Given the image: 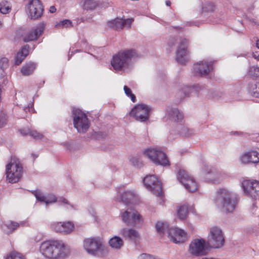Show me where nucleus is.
I'll return each instance as SVG.
<instances>
[{"label":"nucleus","mask_w":259,"mask_h":259,"mask_svg":"<svg viewBox=\"0 0 259 259\" xmlns=\"http://www.w3.org/2000/svg\"><path fill=\"white\" fill-rule=\"evenodd\" d=\"M42 254L49 259H63L69 253V250L64 243L60 240L43 242L40 246Z\"/></svg>","instance_id":"nucleus-1"},{"label":"nucleus","mask_w":259,"mask_h":259,"mask_svg":"<svg viewBox=\"0 0 259 259\" xmlns=\"http://www.w3.org/2000/svg\"><path fill=\"white\" fill-rule=\"evenodd\" d=\"M216 200L223 211L232 212L235 209L238 199L235 194L225 189H220L218 191Z\"/></svg>","instance_id":"nucleus-2"},{"label":"nucleus","mask_w":259,"mask_h":259,"mask_svg":"<svg viewBox=\"0 0 259 259\" xmlns=\"http://www.w3.org/2000/svg\"><path fill=\"white\" fill-rule=\"evenodd\" d=\"M23 173L21 164L16 160L12 159L11 162L6 166V175L7 180L11 183L18 182L21 178Z\"/></svg>","instance_id":"nucleus-3"},{"label":"nucleus","mask_w":259,"mask_h":259,"mask_svg":"<svg viewBox=\"0 0 259 259\" xmlns=\"http://www.w3.org/2000/svg\"><path fill=\"white\" fill-rule=\"evenodd\" d=\"M72 116L74 127L79 133L86 132L90 126L89 120L86 114L80 109L74 108Z\"/></svg>","instance_id":"nucleus-4"},{"label":"nucleus","mask_w":259,"mask_h":259,"mask_svg":"<svg viewBox=\"0 0 259 259\" xmlns=\"http://www.w3.org/2000/svg\"><path fill=\"white\" fill-rule=\"evenodd\" d=\"M139 57L135 50H126L118 52L114 55L111 61V65H124L128 64Z\"/></svg>","instance_id":"nucleus-5"},{"label":"nucleus","mask_w":259,"mask_h":259,"mask_svg":"<svg viewBox=\"0 0 259 259\" xmlns=\"http://www.w3.org/2000/svg\"><path fill=\"white\" fill-rule=\"evenodd\" d=\"M144 155L156 164L162 166H167L170 164L165 153L157 148H150L146 150Z\"/></svg>","instance_id":"nucleus-6"},{"label":"nucleus","mask_w":259,"mask_h":259,"mask_svg":"<svg viewBox=\"0 0 259 259\" xmlns=\"http://www.w3.org/2000/svg\"><path fill=\"white\" fill-rule=\"evenodd\" d=\"M177 179L190 192L197 190L198 186L194 179L184 169H180L177 174Z\"/></svg>","instance_id":"nucleus-7"},{"label":"nucleus","mask_w":259,"mask_h":259,"mask_svg":"<svg viewBox=\"0 0 259 259\" xmlns=\"http://www.w3.org/2000/svg\"><path fill=\"white\" fill-rule=\"evenodd\" d=\"M150 108L145 104H140L135 106L130 113L137 121L145 122L149 118Z\"/></svg>","instance_id":"nucleus-8"},{"label":"nucleus","mask_w":259,"mask_h":259,"mask_svg":"<svg viewBox=\"0 0 259 259\" xmlns=\"http://www.w3.org/2000/svg\"><path fill=\"white\" fill-rule=\"evenodd\" d=\"M224 242L225 239L222 230L217 227L211 228L208 240L209 245L213 248H218L223 246Z\"/></svg>","instance_id":"nucleus-9"},{"label":"nucleus","mask_w":259,"mask_h":259,"mask_svg":"<svg viewBox=\"0 0 259 259\" xmlns=\"http://www.w3.org/2000/svg\"><path fill=\"white\" fill-rule=\"evenodd\" d=\"M83 246L88 253L96 255L98 251L103 250L104 246L99 237L87 238L84 240Z\"/></svg>","instance_id":"nucleus-10"},{"label":"nucleus","mask_w":259,"mask_h":259,"mask_svg":"<svg viewBox=\"0 0 259 259\" xmlns=\"http://www.w3.org/2000/svg\"><path fill=\"white\" fill-rule=\"evenodd\" d=\"M145 187L153 194L160 196L162 194L161 183L153 175L147 176L143 180Z\"/></svg>","instance_id":"nucleus-11"},{"label":"nucleus","mask_w":259,"mask_h":259,"mask_svg":"<svg viewBox=\"0 0 259 259\" xmlns=\"http://www.w3.org/2000/svg\"><path fill=\"white\" fill-rule=\"evenodd\" d=\"M242 187L246 194L255 199H259V181L245 180L242 182Z\"/></svg>","instance_id":"nucleus-12"},{"label":"nucleus","mask_w":259,"mask_h":259,"mask_svg":"<svg viewBox=\"0 0 259 259\" xmlns=\"http://www.w3.org/2000/svg\"><path fill=\"white\" fill-rule=\"evenodd\" d=\"M27 9L29 16L31 19H38L40 18L44 12V6L40 0H31L29 1Z\"/></svg>","instance_id":"nucleus-13"},{"label":"nucleus","mask_w":259,"mask_h":259,"mask_svg":"<svg viewBox=\"0 0 259 259\" xmlns=\"http://www.w3.org/2000/svg\"><path fill=\"white\" fill-rule=\"evenodd\" d=\"M121 218L127 225L133 226L141 222V216L135 209L128 208L122 213Z\"/></svg>","instance_id":"nucleus-14"},{"label":"nucleus","mask_w":259,"mask_h":259,"mask_svg":"<svg viewBox=\"0 0 259 259\" xmlns=\"http://www.w3.org/2000/svg\"><path fill=\"white\" fill-rule=\"evenodd\" d=\"M134 21L133 18L123 19L119 18H116L114 19L108 21L107 23V26L115 30L123 29L124 27L128 28L131 27V24Z\"/></svg>","instance_id":"nucleus-15"},{"label":"nucleus","mask_w":259,"mask_h":259,"mask_svg":"<svg viewBox=\"0 0 259 259\" xmlns=\"http://www.w3.org/2000/svg\"><path fill=\"white\" fill-rule=\"evenodd\" d=\"M205 241L202 239H196L191 242L189 246L190 252L195 255L199 256L206 254L207 248L204 246Z\"/></svg>","instance_id":"nucleus-16"},{"label":"nucleus","mask_w":259,"mask_h":259,"mask_svg":"<svg viewBox=\"0 0 259 259\" xmlns=\"http://www.w3.org/2000/svg\"><path fill=\"white\" fill-rule=\"evenodd\" d=\"M167 234L170 240L176 243L183 242L186 239L185 232L177 228H170L167 230Z\"/></svg>","instance_id":"nucleus-17"},{"label":"nucleus","mask_w":259,"mask_h":259,"mask_svg":"<svg viewBox=\"0 0 259 259\" xmlns=\"http://www.w3.org/2000/svg\"><path fill=\"white\" fill-rule=\"evenodd\" d=\"M44 28L43 24L36 26L23 35V40L25 42H29L37 39L42 34Z\"/></svg>","instance_id":"nucleus-18"},{"label":"nucleus","mask_w":259,"mask_h":259,"mask_svg":"<svg viewBox=\"0 0 259 259\" xmlns=\"http://www.w3.org/2000/svg\"><path fill=\"white\" fill-rule=\"evenodd\" d=\"M188 41L185 38H181L176 52V60L178 63H183L184 57L186 55V48Z\"/></svg>","instance_id":"nucleus-19"},{"label":"nucleus","mask_w":259,"mask_h":259,"mask_svg":"<svg viewBox=\"0 0 259 259\" xmlns=\"http://www.w3.org/2000/svg\"><path fill=\"white\" fill-rule=\"evenodd\" d=\"M24 224L25 223L23 222H20V223H18L17 222L12 221H8L3 223L1 227L5 233L10 234L13 232L18 228H19V226H23Z\"/></svg>","instance_id":"nucleus-20"},{"label":"nucleus","mask_w":259,"mask_h":259,"mask_svg":"<svg viewBox=\"0 0 259 259\" xmlns=\"http://www.w3.org/2000/svg\"><path fill=\"white\" fill-rule=\"evenodd\" d=\"M194 90L197 92L202 91L204 94L205 92L209 93L207 90L205 89V87L204 85L197 84L193 85V87H184L181 91H180V93H183V97H187L191 93V91Z\"/></svg>","instance_id":"nucleus-21"},{"label":"nucleus","mask_w":259,"mask_h":259,"mask_svg":"<svg viewBox=\"0 0 259 259\" xmlns=\"http://www.w3.org/2000/svg\"><path fill=\"white\" fill-rule=\"evenodd\" d=\"M168 117L169 120L175 122H180L183 119V114L178 108H169L167 109Z\"/></svg>","instance_id":"nucleus-22"},{"label":"nucleus","mask_w":259,"mask_h":259,"mask_svg":"<svg viewBox=\"0 0 259 259\" xmlns=\"http://www.w3.org/2000/svg\"><path fill=\"white\" fill-rule=\"evenodd\" d=\"M220 174L215 169H211L205 174V179L207 182L217 183L220 182Z\"/></svg>","instance_id":"nucleus-23"},{"label":"nucleus","mask_w":259,"mask_h":259,"mask_svg":"<svg viewBox=\"0 0 259 259\" xmlns=\"http://www.w3.org/2000/svg\"><path fill=\"white\" fill-rule=\"evenodd\" d=\"M215 10V6L213 3L206 2L202 4L201 15L203 17H210Z\"/></svg>","instance_id":"nucleus-24"},{"label":"nucleus","mask_w":259,"mask_h":259,"mask_svg":"<svg viewBox=\"0 0 259 259\" xmlns=\"http://www.w3.org/2000/svg\"><path fill=\"white\" fill-rule=\"evenodd\" d=\"M212 69V66H195L194 68V75L203 76L208 74Z\"/></svg>","instance_id":"nucleus-25"},{"label":"nucleus","mask_w":259,"mask_h":259,"mask_svg":"<svg viewBox=\"0 0 259 259\" xmlns=\"http://www.w3.org/2000/svg\"><path fill=\"white\" fill-rule=\"evenodd\" d=\"M29 47L28 45L25 46L19 52L15 58V65H19L29 54Z\"/></svg>","instance_id":"nucleus-26"},{"label":"nucleus","mask_w":259,"mask_h":259,"mask_svg":"<svg viewBox=\"0 0 259 259\" xmlns=\"http://www.w3.org/2000/svg\"><path fill=\"white\" fill-rule=\"evenodd\" d=\"M136 195L133 191H128L123 193L120 197L119 201L122 202L125 205L133 203L135 200Z\"/></svg>","instance_id":"nucleus-27"},{"label":"nucleus","mask_w":259,"mask_h":259,"mask_svg":"<svg viewBox=\"0 0 259 259\" xmlns=\"http://www.w3.org/2000/svg\"><path fill=\"white\" fill-rule=\"evenodd\" d=\"M120 234L125 238H128L131 240H134L139 237L138 232L134 229H123L120 231Z\"/></svg>","instance_id":"nucleus-28"},{"label":"nucleus","mask_w":259,"mask_h":259,"mask_svg":"<svg viewBox=\"0 0 259 259\" xmlns=\"http://www.w3.org/2000/svg\"><path fill=\"white\" fill-rule=\"evenodd\" d=\"M109 244L112 248L119 249L123 245V241L121 238L115 236L109 240Z\"/></svg>","instance_id":"nucleus-29"},{"label":"nucleus","mask_w":259,"mask_h":259,"mask_svg":"<svg viewBox=\"0 0 259 259\" xmlns=\"http://www.w3.org/2000/svg\"><path fill=\"white\" fill-rule=\"evenodd\" d=\"M157 232L160 235H163L167 234V230L170 229L166 222H158L155 225Z\"/></svg>","instance_id":"nucleus-30"},{"label":"nucleus","mask_w":259,"mask_h":259,"mask_svg":"<svg viewBox=\"0 0 259 259\" xmlns=\"http://www.w3.org/2000/svg\"><path fill=\"white\" fill-rule=\"evenodd\" d=\"M177 130L179 134L184 137H189L194 134L193 130L183 125H179L177 127Z\"/></svg>","instance_id":"nucleus-31"},{"label":"nucleus","mask_w":259,"mask_h":259,"mask_svg":"<svg viewBox=\"0 0 259 259\" xmlns=\"http://www.w3.org/2000/svg\"><path fill=\"white\" fill-rule=\"evenodd\" d=\"M188 207L186 205H183L180 207L178 210V215L181 220H185L188 214Z\"/></svg>","instance_id":"nucleus-32"},{"label":"nucleus","mask_w":259,"mask_h":259,"mask_svg":"<svg viewBox=\"0 0 259 259\" xmlns=\"http://www.w3.org/2000/svg\"><path fill=\"white\" fill-rule=\"evenodd\" d=\"M62 227H63L62 231L64 232H62V234L64 235L69 234L74 228L73 224L70 222L63 223Z\"/></svg>","instance_id":"nucleus-33"},{"label":"nucleus","mask_w":259,"mask_h":259,"mask_svg":"<svg viewBox=\"0 0 259 259\" xmlns=\"http://www.w3.org/2000/svg\"><path fill=\"white\" fill-rule=\"evenodd\" d=\"M11 6L7 1H3L0 3V12L3 14H6L10 12Z\"/></svg>","instance_id":"nucleus-34"},{"label":"nucleus","mask_w":259,"mask_h":259,"mask_svg":"<svg viewBox=\"0 0 259 259\" xmlns=\"http://www.w3.org/2000/svg\"><path fill=\"white\" fill-rule=\"evenodd\" d=\"M98 6L95 0H85L83 4V8L85 10H93Z\"/></svg>","instance_id":"nucleus-35"},{"label":"nucleus","mask_w":259,"mask_h":259,"mask_svg":"<svg viewBox=\"0 0 259 259\" xmlns=\"http://www.w3.org/2000/svg\"><path fill=\"white\" fill-rule=\"evenodd\" d=\"M248 74L252 78L259 77V67L251 66L249 68Z\"/></svg>","instance_id":"nucleus-36"},{"label":"nucleus","mask_w":259,"mask_h":259,"mask_svg":"<svg viewBox=\"0 0 259 259\" xmlns=\"http://www.w3.org/2000/svg\"><path fill=\"white\" fill-rule=\"evenodd\" d=\"M35 66H23L21 71L24 75H29L32 73L35 69Z\"/></svg>","instance_id":"nucleus-37"},{"label":"nucleus","mask_w":259,"mask_h":259,"mask_svg":"<svg viewBox=\"0 0 259 259\" xmlns=\"http://www.w3.org/2000/svg\"><path fill=\"white\" fill-rule=\"evenodd\" d=\"M251 163H257L259 162V152L256 151L248 152Z\"/></svg>","instance_id":"nucleus-38"},{"label":"nucleus","mask_w":259,"mask_h":259,"mask_svg":"<svg viewBox=\"0 0 259 259\" xmlns=\"http://www.w3.org/2000/svg\"><path fill=\"white\" fill-rule=\"evenodd\" d=\"M6 259H25V258L21 253L17 251H13L7 255Z\"/></svg>","instance_id":"nucleus-39"},{"label":"nucleus","mask_w":259,"mask_h":259,"mask_svg":"<svg viewBox=\"0 0 259 259\" xmlns=\"http://www.w3.org/2000/svg\"><path fill=\"white\" fill-rule=\"evenodd\" d=\"M31 192L35 196L38 201L45 202L46 196L43 195L40 191L35 190L32 191Z\"/></svg>","instance_id":"nucleus-40"},{"label":"nucleus","mask_w":259,"mask_h":259,"mask_svg":"<svg viewBox=\"0 0 259 259\" xmlns=\"http://www.w3.org/2000/svg\"><path fill=\"white\" fill-rule=\"evenodd\" d=\"M57 26L58 27L61 26L63 28H70L72 27V22L68 19L60 21Z\"/></svg>","instance_id":"nucleus-41"},{"label":"nucleus","mask_w":259,"mask_h":259,"mask_svg":"<svg viewBox=\"0 0 259 259\" xmlns=\"http://www.w3.org/2000/svg\"><path fill=\"white\" fill-rule=\"evenodd\" d=\"M62 225L63 223L57 222L52 224V227L56 232H59L62 234V232H64V231H62V229H63Z\"/></svg>","instance_id":"nucleus-42"},{"label":"nucleus","mask_w":259,"mask_h":259,"mask_svg":"<svg viewBox=\"0 0 259 259\" xmlns=\"http://www.w3.org/2000/svg\"><path fill=\"white\" fill-rule=\"evenodd\" d=\"M7 122V117L6 114L1 112L0 113V127H4Z\"/></svg>","instance_id":"nucleus-43"},{"label":"nucleus","mask_w":259,"mask_h":259,"mask_svg":"<svg viewBox=\"0 0 259 259\" xmlns=\"http://www.w3.org/2000/svg\"><path fill=\"white\" fill-rule=\"evenodd\" d=\"M57 200V197L53 194H49L47 196H46L45 203L47 205L49 203H54Z\"/></svg>","instance_id":"nucleus-44"},{"label":"nucleus","mask_w":259,"mask_h":259,"mask_svg":"<svg viewBox=\"0 0 259 259\" xmlns=\"http://www.w3.org/2000/svg\"><path fill=\"white\" fill-rule=\"evenodd\" d=\"M30 136L35 139H40L42 137V135L37 133L36 131L30 130Z\"/></svg>","instance_id":"nucleus-45"},{"label":"nucleus","mask_w":259,"mask_h":259,"mask_svg":"<svg viewBox=\"0 0 259 259\" xmlns=\"http://www.w3.org/2000/svg\"><path fill=\"white\" fill-rule=\"evenodd\" d=\"M241 161L245 164L251 162L249 153H246L243 155H242L241 157Z\"/></svg>","instance_id":"nucleus-46"},{"label":"nucleus","mask_w":259,"mask_h":259,"mask_svg":"<svg viewBox=\"0 0 259 259\" xmlns=\"http://www.w3.org/2000/svg\"><path fill=\"white\" fill-rule=\"evenodd\" d=\"M253 91H252V95L254 97L256 98H259V83L258 86L257 84H255L252 87Z\"/></svg>","instance_id":"nucleus-47"},{"label":"nucleus","mask_w":259,"mask_h":259,"mask_svg":"<svg viewBox=\"0 0 259 259\" xmlns=\"http://www.w3.org/2000/svg\"><path fill=\"white\" fill-rule=\"evenodd\" d=\"M130 161L135 166L139 167L140 165L139 159L136 157H133L130 159Z\"/></svg>","instance_id":"nucleus-48"},{"label":"nucleus","mask_w":259,"mask_h":259,"mask_svg":"<svg viewBox=\"0 0 259 259\" xmlns=\"http://www.w3.org/2000/svg\"><path fill=\"white\" fill-rule=\"evenodd\" d=\"M125 66H111L110 69L111 70H115L117 72L122 71L123 68Z\"/></svg>","instance_id":"nucleus-49"},{"label":"nucleus","mask_w":259,"mask_h":259,"mask_svg":"<svg viewBox=\"0 0 259 259\" xmlns=\"http://www.w3.org/2000/svg\"><path fill=\"white\" fill-rule=\"evenodd\" d=\"M217 63V61L215 60L213 61H202L200 62L199 63H197L196 65H213V64Z\"/></svg>","instance_id":"nucleus-50"},{"label":"nucleus","mask_w":259,"mask_h":259,"mask_svg":"<svg viewBox=\"0 0 259 259\" xmlns=\"http://www.w3.org/2000/svg\"><path fill=\"white\" fill-rule=\"evenodd\" d=\"M139 259H154V257L151 254L142 253L140 255Z\"/></svg>","instance_id":"nucleus-51"},{"label":"nucleus","mask_w":259,"mask_h":259,"mask_svg":"<svg viewBox=\"0 0 259 259\" xmlns=\"http://www.w3.org/2000/svg\"><path fill=\"white\" fill-rule=\"evenodd\" d=\"M30 129L29 128H23L19 130L20 133L21 135L26 136L27 135L30 136Z\"/></svg>","instance_id":"nucleus-52"},{"label":"nucleus","mask_w":259,"mask_h":259,"mask_svg":"<svg viewBox=\"0 0 259 259\" xmlns=\"http://www.w3.org/2000/svg\"><path fill=\"white\" fill-rule=\"evenodd\" d=\"M123 90H124L125 94H126V95L127 97H130L131 96V95L133 94L131 90L130 89V88L127 87L126 85L124 86Z\"/></svg>","instance_id":"nucleus-53"},{"label":"nucleus","mask_w":259,"mask_h":259,"mask_svg":"<svg viewBox=\"0 0 259 259\" xmlns=\"http://www.w3.org/2000/svg\"><path fill=\"white\" fill-rule=\"evenodd\" d=\"M9 63V60L6 57H2L0 59V65H5Z\"/></svg>","instance_id":"nucleus-54"},{"label":"nucleus","mask_w":259,"mask_h":259,"mask_svg":"<svg viewBox=\"0 0 259 259\" xmlns=\"http://www.w3.org/2000/svg\"><path fill=\"white\" fill-rule=\"evenodd\" d=\"M33 110V106L31 104H30L28 105L27 107H26L24 108V110L27 112H31V110Z\"/></svg>","instance_id":"nucleus-55"},{"label":"nucleus","mask_w":259,"mask_h":259,"mask_svg":"<svg viewBox=\"0 0 259 259\" xmlns=\"http://www.w3.org/2000/svg\"><path fill=\"white\" fill-rule=\"evenodd\" d=\"M4 69V66H0V78L5 76Z\"/></svg>","instance_id":"nucleus-56"},{"label":"nucleus","mask_w":259,"mask_h":259,"mask_svg":"<svg viewBox=\"0 0 259 259\" xmlns=\"http://www.w3.org/2000/svg\"><path fill=\"white\" fill-rule=\"evenodd\" d=\"M233 135L243 136L245 135H247V133L241 132H233Z\"/></svg>","instance_id":"nucleus-57"},{"label":"nucleus","mask_w":259,"mask_h":259,"mask_svg":"<svg viewBox=\"0 0 259 259\" xmlns=\"http://www.w3.org/2000/svg\"><path fill=\"white\" fill-rule=\"evenodd\" d=\"M59 202H61L65 204H69L68 200L63 197L60 198L59 200Z\"/></svg>","instance_id":"nucleus-58"},{"label":"nucleus","mask_w":259,"mask_h":259,"mask_svg":"<svg viewBox=\"0 0 259 259\" xmlns=\"http://www.w3.org/2000/svg\"><path fill=\"white\" fill-rule=\"evenodd\" d=\"M49 11L51 13H54L56 11V9L54 6H51L50 8Z\"/></svg>","instance_id":"nucleus-59"},{"label":"nucleus","mask_w":259,"mask_h":259,"mask_svg":"<svg viewBox=\"0 0 259 259\" xmlns=\"http://www.w3.org/2000/svg\"><path fill=\"white\" fill-rule=\"evenodd\" d=\"M131 98V100L133 102L135 103L136 102V97L134 94L131 95V96L129 97Z\"/></svg>","instance_id":"nucleus-60"},{"label":"nucleus","mask_w":259,"mask_h":259,"mask_svg":"<svg viewBox=\"0 0 259 259\" xmlns=\"http://www.w3.org/2000/svg\"><path fill=\"white\" fill-rule=\"evenodd\" d=\"M165 4L167 6H170L171 5V2L169 1H166L165 2Z\"/></svg>","instance_id":"nucleus-61"},{"label":"nucleus","mask_w":259,"mask_h":259,"mask_svg":"<svg viewBox=\"0 0 259 259\" xmlns=\"http://www.w3.org/2000/svg\"><path fill=\"white\" fill-rule=\"evenodd\" d=\"M98 51H97V52L96 53L97 54H98L99 52H100L101 53H102V49L101 48H98Z\"/></svg>","instance_id":"nucleus-62"},{"label":"nucleus","mask_w":259,"mask_h":259,"mask_svg":"<svg viewBox=\"0 0 259 259\" xmlns=\"http://www.w3.org/2000/svg\"><path fill=\"white\" fill-rule=\"evenodd\" d=\"M256 45L257 48L259 49V39L257 41Z\"/></svg>","instance_id":"nucleus-63"},{"label":"nucleus","mask_w":259,"mask_h":259,"mask_svg":"<svg viewBox=\"0 0 259 259\" xmlns=\"http://www.w3.org/2000/svg\"><path fill=\"white\" fill-rule=\"evenodd\" d=\"M32 156L34 157V159L36 158V157H37V156H38V155H35V154H32Z\"/></svg>","instance_id":"nucleus-64"}]
</instances>
